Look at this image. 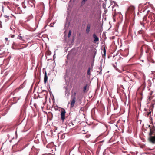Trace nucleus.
<instances>
[{
	"instance_id": "nucleus-13",
	"label": "nucleus",
	"mask_w": 155,
	"mask_h": 155,
	"mask_svg": "<svg viewBox=\"0 0 155 155\" xmlns=\"http://www.w3.org/2000/svg\"><path fill=\"white\" fill-rule=\"evenodd\" d=\"M87 0H83L81 3V5H84Z\"/></svg>"
},
{
	"instance_id": "nucleus-3",
	"label": "nucleus",
	"mask_w": 155,
	"mask_h": 155,
	"mask_svg": "<svg viewBox=\"0 0 155 155\" xmlns=\"http://www.w3.org/2000/svg\"><path fill=\"white\" fill-rule=\"evenodd\" d=\"M66 112L65 110H61V119L63 121L65 119V114Z\"/></svg>"
},
{
	"instance_id": "nucleus-29",
	"label": "nucleus",
	"mask_w": 155,
	"mask_h": 155,
	"mask_svg": "<svg viewBox=\"0 0 155 155\" xmlns=\"http://www.w3.org/2000/svg\"><path fill=\"white\" fill-rule=\"evenodd\" d=\"M5 40H6V41H7V40H8V38H5Z\"/></svg>"
},
{
	"instance_id": "nucleus-12",
	"label": "nucleus",
	"mask_w": 155,
	"mask_h": 155,
	"mask_svg": "<svg viewBox=\"0 0 155 155\" xmlns=\"http://www.w3.org/2000/svg\"><path fill=\"white\" fill-rule=\"evenodd\" d=\"M87 85L86 84L84 87V88H83V91L84 92H85L86 91V88H87Z\"/></svg>"
},
{
	"instance_id": "nucleus-31",
	"label": "nucleus",
	"mask_w": 155,
	"mask_h": 155,
	"mask_svg": "<svg viewBox=\"0 0 155 155\" xmlns=\"http://www.w3.org/2000/svg\"><path fill=\"white\" fill-rule=\"evenodd\" d=\"M76 94V93H75V92L74 93V94L75 95Z\"/></svg>"
},
{
	"instance_id": "nucleus-28",
	"label": "nucleus",
	"mask_w": 155,
	"mask_h": 155,
	"mask_svg": "<svg viewBox=\"0 0 155 155\" xmlns=\"http://www.w3.org/2000/svg\"><path fill=\"white\" fill-rule=\"evenodd\" d=\"M86 137L88 138L89 137V135H86Z\"/></svg>"
},
{
	"instance_id": "nucleus-1",
	"label": "nucleus",
	"mask_w": 155,
	"mask_h": 155,
	"mask_svg": "<svg viewBox=\"0 0 155 155\" xmlns=\"http://www.w3.org/2000/svg\"><path fill=\"white\" fill-rule=\"evenodd\" d=\"M148 127L150 128V132L149 135H155V127L153 126L148 125Z\"/></svg>"
},
{
	"instance_id": "nucleus-6",
	"label": "nucleus",
	"mask_w": 155,
	"mask_h": 155,
	"mask_svg": "<svg viewBox=\"0 0 155 155\" xmlns=\"http://www.w3.org/2000/svg\"><path fill=\"white\" fill-rule=\"evenodd\" d=\"M75 102L76 97H74L71 101V107H73L74 106Z\"/></svg>"
},
{
	"instance_id": "nucleus-10",
	"label": "nucleus",
	"mask_w": 155,
	"mask_h": 155,
	"mask_svg": "<svg viewBox=\"0 0 155 155\" xmlns=\"http://www.w3.org/2000/svg\"><path fill=\"white\" fill-rule=\"evenodd\" d=\"M48 80V77L47 75L46 72H45V76L44 78V82L46 83Z\"/></svg>"
},
{
	"instance_id": "nucleus-32",
	"label": "nucleus",
	"mask_w": 155,
	"mask_h": 155,
	"mask_svg": "<svg viewBox=\"0 0 155 155\" xmlns=\"http://www.w3.org/2000/svg\"><path fill=\"white\" fill-rule=\"evenodd\" d=\"M10 29H11V30H12V28H11V27H10Z\"/></svg>"
},
{
	"instance_id": "nucleus-20",
	"label": "nucleus",
	"mask_w": 155,
	"mask_h": 155,
	"mask_svg": "<svg viewBox=\"0 0 155 155\" xmlns=\"http://www.w3.org/2000/svg\"><path fill=\"white\" fill-rule=\"evenodd\" d=\"M124 74H121L120 75H118V78L121 77V78H123V77L124 76Z\"/></svg>"
},
{
	"instance_id": "nucleus-8",
	"label": "nucleus",
	"mask_w": 155,
	"mask_h": 155,
	"mask_svg": "<svg viewBox=\"0 0 155 155\" xmlns=\"http://www.w3.org/2000/svg\"><path fill=\"white\" fill-rule=\"evenodd\" d=\"M123 79L124 81L126 82L128 81L130 79V78L128 76L124 74L123 78Z\"/></svg>"
},
{
	"instance_id": "nucleus-27",
	"label": "nucleus",
	"mask_w": 155,
	"mask_h": 155,
	"mask_svg": "<svg viewBox=\"0 0 155 155\" xmlns=\"http://www.w3.org/2000/svg\"><path fill=\"white\" fill-rule=\"evenodd\" d=\"M96 53H97V51H95V54H94V58L95 57V55L96 54Z\"/></svg>"
},
{
	"instance_id": "nucleus-9",
	"label": "nucleus",
	"mask_w": 155,
	"mask_h": 155,
	"mask_svg": "<svg viewBox=\"0 0 155 155\" xmlns=\"http://www.w3.org/2000/svg\"><path fill=\"white\" fill-rule=\"evenodd\" d=\"M91 28V25L90 24H88L87 25L86 29V33L87 34H88L89 32H90V30Z\"/></svg>"
},
{
	"instance_id": "nucleus-15",
	"label": "nucleus",
	"mask_w": 155,
	"mask_h": 155,
	"mask_svg": "<svg viewBox=\"0 0 155 155\" xmlns=\"http://www.w3.org/2000/svg\"><path fill=\"white\" fill-rule=\"evenodd\" d=\"M16 45V43L15 42H13L12 46V48L13 49H15V48H14V46L15 45Z\"/></svg>"
},
{
	"instance_id": "nucleus-2",
	"label": "nucleus",
	"mask_w": 155,
	"mask_h": 155,
	"mask_svg": "<svg viewBox=\"0 0 155 155\" xmlns=\"http://www.w3.org/2000/svg\"><path fill=\"white\" fill-rule=\"evenodd\" d=\"M148 140L150 142L155 143V134L154 135H149Z\"/></svg>"
},
{
	"instance_id": "nucleus-7",
	"label": "nucleus",
	"mask_w": 155,
	"mask_h": 155,
	"mask_svg": "<svg viewBox=\"0 0 155 155\" xmlns=\"http://www.w3.org/2000/svg\"><path fill=\"white\" fill-rule=\"evenodd\" d=\"M28 3L32 7H33L35 6V1L34 0H30L28 2Z\"/></svg>"
},
{
	"instance_id": "nucleus-24",
	"label": "nucleus",
	"mask_w": 155,
	"mask_h": 155,
	"mask_svg": "<svg viewBox=\"0 0 155 155\" xmlns=\"http://www.w3.org/2000/svg\"><path fill=\"white\" fill-rule=\"evenodd\" d=\"M18 37V38L20 39V40H22V37L21 36H20V35H19Z\"/></svg>"
},
{
	"instance_id": "nucleus-21",
	"label": "nucleus",
	"mask_w": 155,
	"mask_h": 155,
	"mask_svg": "<svg viewBox=\"0 0 155 155\" xmlns=\"http://www.w3.org/2000/svg\"><path fill=\"white\" fill-rule=\"evenodd\" d=\"M71 34V30H69V32H68V37H69L70 36Z\"/></svg>"
},
{
	"instance_id": "nucleus-26",
	"label": "nucleus",
	"mask_w": 155,
	"mask_h": 155,
	"mask_svg": "<svg viewBox=\"0 0 155 155\" xmlns=\"http://www.w3.org/2000/svg\"><path fill=\"white\" fill-rule=\"evenodd\" d=\"M10 36L12 38H13L15 37V35H10Z\"/></svg>"
},
{
	"instance_id": "nucleus-25",
	"label": "nucleus",
	"mask_w": 155,
	"mask_h": 155,
	"mask_svg": "<svg viewBox=\"0 0 155 155\" xmlns=\"http://www.w3.org/2000/svg\"><path fill=\"white\" fill-rule=\"evenodd\" d=\"M23 86H22V85H21L18 88V89H21L22 88H23Z\"/></svg>"
},
{
	"instance_id": "nucleus-18",
	"label": "nucleus",
	"mask_w": 155,
	"mask_h": 155,
	"mask_svg": "<svg viewBox=\"0 0 155 155\" xmlns=\"http://www.w3.org/2000/svg\"><path fill=\"white\" fill-rule=\"evenodd\" d=\"M151 111H150V110H149V111L148 112V114H147V117L149 116H151Z\"/></svg>"
},
{
	"instance_id": "nucleus-30",
	"label": "nucleus",
	"mask_w": 155,
	"mask_h": 155,
	"mask_svg": "<svg viewBox=\"0 0 155 155\" xmlns=\"http://www.w3.org/2000/svg\"><path fill=\"white\" fill-rule=\"evenodd\" d=\"M141 24L142 25H143V26H144V24H143L142 23H141Z\"/></svg>"
},
{
	"instance_id": "nucleus-4",
	"label": "nucleus",
	"mask_w": 155,
	"mask_h": 155,
	"mask_svg": "<svg viewBox=\"0 0 155 155\" xmlns=\"http://www.w3.org/2000/svg\"><path fill=\"white\" fill-rule=\"evenodd\" d=\"M93 37L94 39V43H96L97 42L99 41V39L98 37H97L96 35L95 34H93Z\"/></svg>"
},
{
	"instance_id": "nucleus-11",
	"label": "nucleus",
	"mask_w": 155,
	"mask_h": 155,
	"mask_svg": "<svg viewBox=\"0 0 155 155\" xmlns=\"http://www.w3.org/2000/svg\"><path fill=\"white\" fill-rule=\"evenodd\" d=\"M113 67H114V68L117 71H118V72H121V71L119 70L117 67L116 66H115V65H113Z\"/></svg>"
},
{
	"instance_id": "nucleus-22",
	"label": "nucleus",
	"mask_w": 155,
	"mask_h": 155,
	"mask_svg": "<svg viewBox=\"0 0 155 155\" xmlns=\"http://www.w3.org/2000/svg\"><path fill=\"white\" fill-rule=\"evenodd\" d=\"M113 2L114 3L115 6H117V7H118V5L116 3V2L115 1H113Z\"/></svg>"
},
{
	"instance_id": "nucleus-19",
	"label": "nucleus",
	"mask_w": 155,
	"mask_h": 155,
	"mask_svg": "<svg viewBox=\"0 0 155 155\" xmlns=\"http://www.w3.org/2000/svg\"><path fill=\"white\" fill-rule=\"evenodd\" d=\"M143 31L142 30H140L138 31L139 34H142L143 33Z\"/></svg>"
},
{
	"instance_id": "nucleus-16",
	"label": "nucleus",
	"mask_w": 155,
	"mask_h": 155,
	"mask_svg": "<svg viewBox=\"0 0 155 155\" xmlns=\"http://www.w3.org/2000/svg\"><path fill=\"white\" fill-rule=\"evenodd\" d=\"M90 68H89L87 70V74L88 75H90Z\"/></svg>"
},
{
	"instance_id": "nucleus-23",
	"label": "nucleus",
	"mask_w": 155,
	"mask_h": 155,
	"mask_svg": "<svg viewBox=\"0 0 155 155\" xmlns=\"http://www.w3.org/2000/svg\"><path fill=\"white\" fill-rule=\"evenodd\" d=\"M113 2L114 3L115 6H117V7H118V5L116 3V2L115 1H113Z\"/></svg>"
},
{
	"instance_id": "nucleus-14",
	"label": "nucleus",
	"mask_w": 155,
	"mask_h": 155,
	"mask_svg": "<svg viewBox=\"0 0 155 155\" xmlns=\"http://www.w3.org/2000/svg\"><path fill=\"white\" fill-rule=\"evenodd\" d=\"M135 9V7L134 6H132L130 7L128 9L129 10H134Z\"/></svg>"
},
{
	"instance_id": "nucleus-17",
	"label": "nucleus",
	"mask_w": 155,
	"mask_h": 155,
	"mask_svg": "<svg viewBox=\"0 0 155 155\" xmlns=\"http://www.w3.org/2000/svg\"><path fill=\"white\" fill-rule=\"evenodd\" d=\"M103 53H104V54L105 56L106 53V49H105V47L104 48V49H103Z\"/></svg>"
},
{
	"instance_id": "nucleus-33",
	"label": "nucleus",
	"mask_w": 155,
	"mask_h": 155,
	"mask_svg": "<svg viewBox=\"0 0 155 155\" xmlns=\"http://www.w3.org/2000/svg\"><path fill=\"white\" fill-rule=\"evenodd\" d=\"M144 110H146V109H145Z\"/></svg>"
},
{
	"instance_id": "nucleus-5",
	"label": "nucleus",
	"mask_w": 155,
	"mask_h": 155,
	"mask_svg": "<svg viewBox=\"0 0 155 155\" xmlns=\"http://www.w3.org/2000/svg\"><path fill=\"white\" fill-rule=\"evenodd\" d=\"M2 18L3 21L6 22L8 21L9 16H8L6 15H5L2 17Z\"/></svg>"
}]
</instances>
